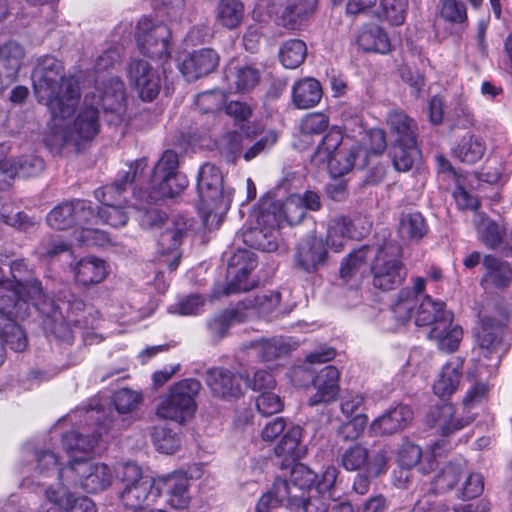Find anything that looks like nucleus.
<instances>
[{
	"mask_svg": "<svg viewBox=\"0 0 512 512\" xmlns=\"http://www.w3.org/2000/svg\"><path fill=\"white\" fill-rule=\"evenodd\" d=\"M307 56V46L300 39L285 41L279 49V59L282 65L288 69L298 68Z\"/></svg>",
	"mask_w": 512,
	"mask_h": 512,
	"instance_id": "obj_51",
	"label": "nucleus"
},
{
	"mask_svg": "<svg viewBox=\"0 0 512 512\" xmlns=\"http://www.w3.org/2000/svg\"><path fill=\"white\" fill-rule=\"evenodd\" d=\"M411 512H457L450 509L444 503L435 500L432 493H426L414 503Z\"/></svg>",
	"mask_w": 512,
	"mask_h": 512,
	"instance_id": "obj_64",
	"label": "nucleus"
},
{
	"mask_svg": "<svg viewBox=\"0 0 512 512\" xmlns=\"http://www.w3.org/2000/svg\"><path fill=\"white\" fill-rule=\"evenodd\" d=\"M371 263L373 286L381 290H392L399 286L406 276V268L402 262V249L392 241L384 242L374 249Z\"/></svg>",
	"mask_w": 512,
	"mask_h": 512,
	"instance_id": "obj_11",
	"label": "nucleus"
},
{
	"mask_svg": "<svg viewBox=\"0 0 512 512\" xmlns=\"http://www.w3.org/2000/svg\"><path fill=\"white\" fill-rule=\"evenodd\" d=\"M465 469L463 460L451 461L446 463L435 475L431 481L429 493H445L456 487Z\"/></svg>",
	"mask_w": 512,
	"mask_h": 512,
	"instance_id": "obj_37",
	"label": "nucleus"
},
{
	"mask_svg": "<svg viewBox=\"0 0 512 512\" xmlns=\"http://www.w3.org/2000/svg\"><path fill=\"white\" fill-rule=\"evenodd\" d=\"M255 314V308L245 307V311L242 312L241 307L231 311H225L221 315L213 318L208 323L210 332L216 337H223L228 331L229 327L234 323H242L247 321L248 318H252Z\"/></svg>",
	"mask_w": 512,
	"mask_h": 512,
	"instance_id": "obj_45",
	"label": "nucleus"
},
{
	"mask_svg": "<svg viewBox=\"0 0 512 512\" xmlns=\"http://www.w3.org/2000/svg\"><path fill=\"white\" fill-rule=\"evenodd\" d=\"M12 279L15 285L28 289V298L35 301L44 299L43 288L35 278L22 279L23 273L27 272V265L24 260L13 261L10 266Z\"/></svg>",
	"mask_w": 512,
	"mask_h": 512,
	"instance_id": "obj_52",
	"label": "nucleus"
},
{
	"mask_svg": "<svg viewBox=\"0 0 512 512\" xmlns=\"http://www.w3.org/2000/svg\"><path fill=\"white\" fill-rule=\"evenodd\" d=\"M147 168L146 159L136 160L127 171L119 172L116 181L95 190V198L101 203L98 212H95L97 222L99 220L112 227L126 225L129 219L130 206L126 205L124 193L127 185L139 182Z\"/></svg>",
	"mask_w": 512,
	"mask_h": 512,
	"instance_id": "obj_5",
	"label": "nucleus"
},
{
	"mask_svg": "<svg viewBox=\"0 0 512 512\" xmlns=\"http://www.w3.org/2000/svg\"><path fill=\"white\" fill-rule=\"evenodd\" d=\"M85 95H95L94 106L104 112L115 114L120 118L126 99L124 83L118 77H111L97 85L94 91Z\"/></svg>",
	"mask_w": 512,
	"mask_h": 512,
	"instance_id": "obj_20",
	"label": "nucleus"
},
{
	"mask_svg": "<svg viewBox=\"0 0 512 512\" xmlns=\"http://www.w3.org/2000/svg\"><path fill=\"white\" fill-rule=\"evenodd\" d=\"M49 227L55 230L74 229L78 234L83 225L97 224V217L92 203L87 200L75 199L55 206L46 216Z\"/></svg>",
	"mask_w": 512,
	"mask_h": 512,
	"instance_id": "obj_13",
	"label": "nucleus"
},
{
	"mask_svg": "<svg viewBox=\"0 0 512 512\" xmlns=\"http://www.w3.org/2000/svg\"><path fill=\"white\" fill-rule=\"evenodd\" d=\"M419 304L416 305L414 313L417 326H437L447 315H453L445 309L442 301H434L429 295H420Z\"/></svg>",
	"mask_w": 512,
	"mask_h": 512,
	"instance_id": "obj_36",
	"label": "nucleus"
},
{
	"mask_svg": "<svg viewBox=\"0 0 512 512\" xmlns=\"http://www.w3.org/2000/svg\"><path fill=\"white\" fill-rule=\"evenodd\" d=\"M305 215L301 195L292 194L284 202L273 200L270 196L263 197L258 202V226L263 224L265 228L260 231L263 240L258 236V250L268 253L276 251L278 228L284 222L297 225Z\"/></svg>",
	"mask_w": 512,
	"mask_h": 512,
	"instance_id": "obj_4",
	"label": "nucleus"
},
{
	"mask_svg": "<svg viewBox=\"0 0 512 512\" xmlns=\"http://www.w3.org/2000/svg\"><path fill=\"white\" fill-rule=\"evenodd\" d=\"M122 487L119 491L120 503L134 511H143L145 505H151L158 498L156 479L144 474L134 463H125L117 471Z\"/></svg>",
	"mask_w": 512,
	"mask_h": 512,
	"instance_id": "obj_10",
	"label": "nucleus"
},
{
	"mask_svg": "<svg viewBox=\"0 0 512 512\" xmlns=\"http://www.w3.org/2000/svg\"><path fill=\"white\" fill-rule=\"evenodd\" d=\"M327 243L336 252L342 250L345 244L352 238V222L345 216H338L331 219L327 227Z\"/></svg>",
	"mask_w": 512,
	"mask_h": 512,
	"instance_id": "obj_46",
	"label": "nucleus"
},
{
	"mask_svg": "<svg viewBox=\"0 0 512 512\" xmlns=\"http://www.w3.org/2000/svg\"><path fill=\"white\" fill-rule=\"evenodd\" d=\"M75 279L84 286L100 283L107 275L105 262L96 257L81 259L74 268Z\"/></svg>",
	"mask_w": 512,
	"mask_h": 512,
	"instance_id": "obj_42",
	"label": "nucleus"
},
{
	"mask_svg": "<svg viewBox=\"0 0 512 512\" xmlns=\"http://www.w3.org/2000/svg\"><path fill=\"white\" fill-rule=\"evenodd\" d=\"M128 78L142 100L152 101L159 94V73L147 61L133 60L128 67Z\"/></svg>",
	"mask_w": 512,
	"mask_h": 512,
	"instance_id": "obj_19",
	"label": "nucleus"
},
{
	"mask_svg": "<svg viewBox=\"0 0 512 512\" xmlns=\"http://www.w3.org/2000/svg\"><path fill=\"white\" fill-rule=\"evenodd\" d=\"M472 420V417L458 415L454 405L451 403H443L432 407L427 416L428 424L438 429L443 436H448L463 429Z\"/></svg>",
	"mask_w": 512,
	"mask_h": 512,
	"instance_id": "obj_26",
	"label": "nucleus"
},
{
	"mask_svg": "<svg viewBox=\"0 0 512 512\" xmlns=\"http://www.w3.org/2000/svg\"><path fill=\"white\" fill-rule=\"evenodd\" d=\"M258 369V412L264 416L276 414L283 408L281 398L273 392L276 381L273 374L265 372L260 375Z\"/></svg>",
	"mask_w": 512,
	"mask_h": 512,
	"instance_id": "obj_33",
	"label": "nucleus"
},
{
	"mask_svg": "<svg viewBox=\"0 0 512 512\" xmlns=\"http://www.w3.org/2000/svg\"><path fill=\"white\" fill-rule=\"evenodd\" d=\"M201 389L196 379H184L174 384L157 408V416L163 419L185 422L196 410L195 397Z\"/></svg>",
	"mask_w": 512,
	"mask_h": 512,
	"instance_id": "obj_12",
	"label": "nucleus"
},
{
	"mask_svg": "<svg viewBox=\"0 0 512 512\" xmlns=\"http://www.w3.org/2000/svg\"><path fill=\"white\" fill-rule=\"evenodd\" d=\"M428 231L426 221L418 211H404L399 218L398 232L404 239L419 240Z\"/></svg>",
	"mask_w": 512,
	"mask_h": 512,
	"instance_id": "obj_48",
	"label": "nucleus"
},
{
	"mask_svg": "<svg viewBox=\"0 0 512 512\" xmlns=\"http://www.w3.org/2000/svg\"><path fill=\"white\" fill-rule=\"evenodd\" d=\"M197 191L203 225L209 230L218 228L232 200L231 190H223V175L219 168L209 163L201 166Z\"/></svg>",
	"mask_w": 512,
	"mask_h": 512,
	"instance_id": "obj_6",
	"label": "nucleus"
},
{
	"mask_svg": "<svg viewBox=\"0 0 512 512\" xmlns=\"http://www.w3.org/2000/svg\"><path fill=\"white\" fill-rule=\"evenodd\" d=\"M156 490L158 497L161 493H165L170 506L176 509L186 508L190 502L188 475L183 471L157 478Z\"/></svg>",
	"mask_w": 512,
	"mask_h": 512,
	"instance_id": "obj_24",
	"label": "nucleus"
},
{
	"mask_svg": "<svg viewBox=\"0 0 512 512\" xmlns=\"http://www.w3.org/2000/svg\"><path fill=\"white\" fill-rule=\"evenodd\" d=\"M219 62L212 49H201L191 53L181 64L180 70L187 81H194L213 72Z\"/></svg>",
	"mask_w": 512,
	"mask_h": 512,
	"instance_id": "obj_30",
	"label": "nucleus"
},
{
	"mask_svg": "<svg viewBox=\"0 0 512 512\" xmlns=\"http://www.w3.org/2000/svg\"><path fill=\"white\" fill-rule=\"evenodd\" d=\"M45 487L44 493L48 502L65 509L68 512H96L95 504L85 496L74 497L64 481H58L56 487L47 485L46 482H38Z\"/></svg>",
	"mask_w": 512,
	"mask_h": 512,
	"instance_id": "obj_23",
	"label": "nucleus"
},
{
	"mask_svg": "<svg viewBox=\"0 0 512 512\" xmlns=\"http://www.w3.org/2000/svg\"><path fill=\"white\" fill-rule=\"evenodd\" d=\"M289 347L284 343L282 338H272L267 340L258 341V353L261 354V361L264 364L263 368L260 369V375L265 372L271 373L279 366L276 363L283 355L287 354Z\"/></svg>",
	"mask_w": 512,
	"mask_h": 512,
	"instance_id": "obj_43",
	"label": "nucleus"
},
{
	"mask_svg": "<svg viewBox=\"0 0 512 512\" xmlns=\"http://www.w3.org/2000/svg\"><path fill=\"white\" fill-rule=\"evenodd\" d=\"M40 301L28 298L27 288L17 286L11 280H0V314L6 323L28 316L29 302L39 311L46 312L40 307Z\"/></svg>",
	"mask_w": 512,
	"mask_h": 512,
	"instance_id": "obj_18",
	"label": "nucleus"
},
{
	"mask_svg": "<svg viewBox=\"0 0 512 512\" xmlns=\"http://www.w3.org/2000/svg\"><path fill=\"white\" fill-rule=\"evenodd\" d=\"M413 419L409 405L399 404L376 418L371 424L375 435H390L403 430Z\"/></svg>",
	"mask_w": 512,
	"mask_h": 512,
	"instance_id": "obj_29",
	"label": "nucleus"
},
{
	"mask_svg": "<svg viewBox=\"0 0 512 512\" xmlns=\"http://www.w3.org/2000/svg\"><path fill=\"white\" fill-rule=\"evenodd\" d=\"M343 145V135L341 131L333 128L323 137L315 154L320 161H323L338 152Z\"/></svg>",
	"mask_w": 512,
	"mask_h": 512,
	"instance_id": "obj_61",
	"label": "nucleus"
},
{
	"mask_svg": "<svg viewBox=\"0 0 512 512\" xmlns=\"http://www.w3.org/2000/svg\"><path fill=\"white\" fill-rule=\"evenodd\" d=\"M426 279L417 277L414 280L413 288L402 289L398 294L397 301L393 304L391 313L399 324H405L412 315L414 316L419 297L425 289Z\"/></svg>",
	"mask_w": 512,
	"mask_h": 512,
	"instance_id": "obj_31",
	"label": "nucleus"
},
{
	"mask_svg": "<svg viewBox=\"0 0 512 512\" xmlns=\"http://www.w3.org/2000/svg\"><path fill=\"white\" fill-rule=\"evenodd\" d=\"M419 151L416 143H394L391 150L392 162L397 171H409L418 156Z\"/></svg>",
	"mask_w": 512,
	"mask_h": 512,
	"instance_id": "obj_57",
	"label": "nucleus"
},
{
	"mask_svg": "<svg viewBox=\"0 0 512 512\" xmlns=\"http://www.w3.org/2000/svg\"><path fill=\"white\" fill-rule=\"evenodd\" d=\"M31 78L37 101L47 106L52 115L46 136V144L52 150L67 146L80 150L98 134L100 109L94 106L95 95H85L77 116L66 123L78 104L80 85L76 77L64 76L60 61L51 56L40 58Z\"/></svg>",
	"mask_w": 512,
	"mask_h": 512,
	"instance_id": "obj_1",
	"label": "nucleus"
},
{
	"mask_svg": "<svg viewBox=\"0 0 512 512\" xmlns=\"http://www.w3.org/2000/svg\"><path fill=\"white\" fill-rule=\"evenodd\" d=\"M507 321L508 315L502 310L479 314L475 336L482 358L468 372V376L475 379V383L463 398L465 409L480 403L489 391V386L485 381L496 373L502 353L505 352L502 347V337Z\"/></svg>",
	"mask_w": 512,
	"mask_h": 512,
	"instance_id": "obj_3",
	"label": "nucleus"
},
{
	"mask_svg": "<svg viewBox=\"0 0 512 512\" xmlns=\"http://www.w3.org/2000/svg\"><path fill=\"white\" fill-rule=\"evenodd\" d=\"M483 266L486 273L481 280V284L490 282L496 287L506 286L512 278L510 266L494 256L486 255L483 259Z\"/></svg>",
	"mask_w": 512,
	"mask_h": 512,
	"instance_id": "obj_47",
	"label": "nucleus"
},
{
	"mask_svg": "<svg viewBox=\"0 0 512 512\" xmlns=\"http://www.w3.org/2000/svg\"><path fill=\"white\" fill-rule=\"evenodd\" d=\"M480 240L490 249L501 248L504 256H512V229L501 228L495 221L483 214H476L474 220Z\"/></svg>",
	"mask_w": 512,
	"mask_h": 512,
	"instance_id": "obj_21",
	"label": "nucleus"
},
{
	"mask_svg": "<svg viewBox=\"0 0 512 512\" xmlns=\"http://www.w3.org/2000/svg\"><path fill=\"white\" fill-rule=\"evenodd\" d=\"M156 449L165 454L174 453L180 446L178 436L166 426H155L151 433Z\"/></svg>",
	"mask_w": 512,
	"mask_h": 512,
	"instance_id": "obj_59",
	"label": "nucleus"
},
{
	"mask_svg": "<svg viewBox=\"0 0 512 512\" xmlns=\"http://www.w3.org/2000/svg\"><path fill=\"white\" fill-rule=\"evenodd\" d=\"M301 437L302 429L299 426L291 427L274 447L275 454L279 457L300 458L302 456L299 448Z\"/></svg>",
	"mask_w": 512,
	"mask_h": 512,
	"instance_id": "obj_55",
	"label": "nucleus"
},
{
	"mask_svg": "<svg viewBox=\"0 0 512 512\" xmlns=\"http://www.w3.org/2000/svg\"><path fill=\"white\" fill-rule=\"evenodd\" d=\"M357 44L365 52L386 54L391 50L386 32L378 25L362 27L357 37Z\"/></svg>",
	"mask_w": 512,
	"mask_h": 512,
	"instance_id": "obj_40",
	"label": "nucleus"
},
{
	"mask_svg": "<svg viewBox=\"0 0 512 512\" xmlns=\"http://www.w3.org/2000/svg\"><path fill=\"white\" fill-rule=\"evenodd\" d=\"M462 336V328L453 324V315H447L437 326H433L427 334L428 339L435 341L438 348L447 353L458 349Z\"/></svg>",
	"mask_w": 512,
	"mask_h": 512,
	"instance_id": "obj_32",
	"label": "nucleus"
},
{
	"mask_svg": "<svg viewBox=\"0 0 512 512\" xmlns=\"http://www.w3.org/2000/svg\"><path fill=\"white\" fill-rule=\"evenodd\" d=\"M409 0H380V17L392 26L405 22Z\"/></svg>",
	"mask_w": 512,
	"mask_h": 512,
	"instance_id": "obj_56",
	"label": "nucleus"
},
{
	"mask_svg": "<svg viewBox=\"0 0 512 512\" xmlns=\"http://www.w3.org/2000/svg\"><path fill=\"white\" fill-rule=\"evenodd\" d=\"M317 2L318 0H288L287 6L279 13L281 0H258V10L265 11L277 25L296 30L314 13Z\"/></svg>",
	"mask_w": 512,
	"mask_h": 512,
	"instance_id": "obj_16",
	"label": "nucleus"
},
{
	"mask_svg": "<svg viewBox=\"0 0 512 512\" xmlns=\"http://www.w3.org/2000/svg\"><path fill=\"white\" fill-rule=\"evenodd\" d=\"M140 225L145 229L164 227L158 239L159 263L167 265L170 271L176 270L180 263L179 247L188 230V221L182 216L167 218L158 209H146L140 216Z\"/></svg>",
	"mask_w": 512,
	"mask_h": 512,
	"instance_id": "obj_7",
	"label": "nucleus"
},
{
	"mask_svg": "<svg viewBox=\"0 0 512 512\" xmlns=\"http://www.w3.org/2000/svg\"><path fill=\"white\" fill-rule=\"evenodd\" d=\"M373 247L363 245L353 250L341 263L340 276L346 283H357L365 272V262Z\"/></svg>",
	"mask_w": 512,
	"mask_h": 512,
	"instance_id": "obj_38",
	"label": "nucleus"
},
{
	"mask_svg": "<svg viewBox=\"0 0 512 512\" xmlns=\"http://www.w3.org/2000/svg\"><path fill=\"white\" fill-rule=\"evenodd\" d=\"M437 15L452 25L468 22L467 7L462 0H438Z\"/></svg>",
	"mask_w": 512,
	"mask_h": 512,
	"instance_id": "obj_54",
	"label": "nucleus"
},
{
	"mask_svg": "<svg viewBox=\"0 0 512 512\" xmlns=\"http://www.w3.org/2000/svg\"><path fill=\"white\" fill-rule=\"evenodd\" d=\"M339 370L333 365H327L319 370L312 381L315 393L308 399V405L329 404L336 400L339 391Z\"/></svg>",
	"mask_w": 512,
	"mask_h": 512,
	"instance_id": "obj_22",
	"label": "nucleus"
},
{
	"mask_svg": "<svg viewBox=\"0 0 512 512\" xmlns=\"http://www.w3.org/2000/svg\"><path fill=\"white\" fill-rule=\"evenodd\" d=\"M463 359L451 358L443 367L434 382L433 391L439 397L451 396L457 389L462 378Z\"/></svg>",
	"mask_w": 512,
	"mask_h": 512,
	"instance_id": "obj_35",
	"label": "nucleus"
},
{
	"mask_svg": "<svg viewBox=\"0 0 512 512\" xmlns=\"http://www.w3.org/2000/svg\"><path fill=\"white\" fill-rule=\"evenodd\" d=\"M484 489L483 477L479 473H470L460 487L456 489V496L463 500L479 496Z\"/></svg>",
	"mask_w": 512,
	"mask_h": 512,
	"instance_id": "obj_63",
	"label": "nucleus"
},
{
	"mask_svg": "<svg viewBox=\"0 0 512 512\" xmlns=\"http://www.w3.org/2000/svg\"><path fill=\"white\" fill-rule=\"evenodd\" d=\"M244 16V6L239 0H220L216 7V22L227 29L238 27Z\"/></svg>",
	"mask_w": 512,
	"mask_h": 512,
	"instance_id": "obj_50",
	"label": "nucleus"
},
{
	"mask_svg": "<svg viewBox=\"0 0 512 512\" xmlns=\"http://www.w3.org/2000/svg\"><path fill=\"white\" fill-rule=\"evenodd\" d=\"M135 37L142 54L157 59L169 54L171 31L164 23L143 17L138 21Z\"/></svg>",
	"mask_w": 512,
	"mask_h": 512,
	"instance_id": "obj_15",
	"label": "nucleus"
},
{
	"mask_svg": "<svg viewBox=\"0 0 512 512\" xmlns=\"http://www.w3.org/2000/svg\"><path fill=\"white\" fill-rule=\"evenodd\" d=\"M6 12L0 11V21ZM24 57L23 48L16 42H8L0 47V94L7 89L17 77Z\"/></svg>",
	"mask_w": 512,
	"mask_h": 512,
	"instance_id": "obj_25",
	"label": "nucleus"
},
{
	"mask_svg": "<svg viewBox=\"0 0 512 512\" xmlns=\"http://www.w3.org/2000/svg\"><path fill=\"white\" fill-rule=\"evenodd\" d=\"M325 498L318 494L308 497L292 494L288 481L277 477L272 487L258 501V512H327Z\"/></svg>",
	"mask_w": 512,
	"mask_h": 512,
	"instance_id": "obj_9",
	"label": "nucleus"
},
{
	"mask_svg": "<svg viewBox=\"0 0 512 512\" xmlns=\"http://www.w3.org/2000/svg\"><path fill=\"white\" fill-rule=\"evenodd\" d=\"M0 336L3 339V345L8 346L15 352H22L27 347L26 335L15 322L5 323Z\"/></svg>",
	"mask_w": 512,
	"mask_h": 512,
	"instance_id": "obj_60",
	"label": "nucleus"
},
{
	"mask_svg": "<svg viewBox=\"0 0 512 512\" xmlns=\"http://www.w3.org/2000/svg\"><path fill=\"white\" fill-rule=\"evenodd\" d=\"M317 480V474L308 466L302 463H294L290 469V482L289 486L292 494L305 496L306 490L309 494H313L314 485ZM288 485H290L288 483Z\"/></svg>",
	"mask_w": 512,
	"mask_h": 512,
	"instance_id": "obj_49",
	"label": "nucleus"
},
{
	"mask_svg": "<svg viewBox=\"0 0 512 512\" xmlns=\"http://www.w3.org/2000/svg\"><path fill=\"white\" fill-rule=\"evenodd\" d=\"M327 248L322 238L307 237L299 243L295 253L297 267L305 272H315L324 264Z\"/></svg>",
	"mask_w": 512,
	"mask_h": 512,
	"instance_id": "obj_28",
	"label": "nucleus"
},
{
	"mask_svg": "<svg viewBox=\"0 0 512 512\" xmlns=\"http://www.w3.org/2000/svg\"><path fill=\"white\" fill-rule=\"evenodd\" d=\"M254 256V252L248 249H238V251L232 255L227 267V283L222 290L218 287L214 290V298L228 296L238 292H246L255 287L256 280L252 275L256 267Z\"/></svg>",
	"mask_w": 512,
	"mask_h": 512,
	"instance_id": "obj_14",
	"label": "nucleus"
},
{
	"mask_svg": "<svg viewBox=\"0 0 512 512\" xmlns=\"http://www.w3.org/2000/svg\"><path fill=\"white\" fill-rule=\"evenodd\" d=\"M362 153L363 149L358 144H352L349 147H347V144H344L338 152L332 154L323 162H327L330 173L334 177H341L353 169L357 157Z\"/></svg>",
	"mask_w": 512,
	"mask_h": 512,
	"instance_id": "obj_41",
	"label": "nucleus"
},
{
	"mask_svg": "<svg viewBox=\"0 0 512 512\" xmlns=\"http://www.w3.org/2000/svg\"><path fill=\"white\" fill-rule=\"evenodd\" d=\"M387 125L394 138V143H416L418 124L401 110H392L387 114Z\"/></svg>",
	"mask_w": 512,
	"mask_h": 512,
	"instance_id": "obj_34",
	"label": "nucleus"
},
{
	"mask_svg": "<svg viewBox=\"0 0 512 512\" xmlns=\"http://www.w3.org/2000/svg\"><path fill=\"white\" fill-rule=\"evenodd\" d=\"M17 167V176L33 177L39 175L44 170V161L40 157L30 155L22 156L18 159H11Z\"/></svg>",
	"mask_w": 512,
	"mask_h": 512,
	"instance_id": "obj_62",
	"label": "nucleus"
},
{
	"mask_svg": "<svg viewBox=\"0 0 512 512\" xmlns=\"http://www.w3.org/2000/svg\"><path fill=\"white\" fill-rule=\"evenodd\" d=\"M178 167V154L172 150L164 151L152 170L146 191L140 188L134 191V197L152 203L178 195L188 185L186 176L178 171Z\"/></svg>",
	"mask_w": 512,
	"mask_h": 512,
	"instance_id": "obj_8",
	"label": "nucleus"
},
{
	"mask_svg": "<svg viewBox=\"0 0 512 512\" xmlns=\"http://www.w3.org/2000/svg\"><path fill=\"white\" fill-rule=\"evenodd\" d=\"M205 380L213 395L219 398H236L242 394L241 376L228 369L221 367L209 369Z\"/></svg>",
	"mask_w": 512,
	"mask_h": 512,
	"instance_id": "obj_27",
	"label": "nucleus"
},
{
	"mask_svg": "<svg viewBox=\"0 0 512 512\" xmlns=\"http://www.w3.org/2000/svg\"><path fill=\"white\" fill-rule=\"evenodd\" d=\"M339 470L334 465H328L322 471L319 480H316L314 494L322 496V498L330 499L336 502L340 498V490L338 489L337 479Z\"/></svg>",
	"mask_w": 512,
	"mask_h": 512,
	"instance_id": "obj_53",
	"label": "nucleus"
},
{
	"mask_svg": "<svg viewBox=\"0 0 512 512\" xmlns=\"http://www.w3.org/2000/svg\"><path fill=\"white\" fill-rule=\"evenodd\" d=\"M108 429L106 423H100L96 435L91 437L77 432L65 434L62 444L70 457L69 465L59 467L58 458L53 452L42 451L37 454V473L44 478L56 474L58 481L72 487L79 486L88 493L107 489L113 480L111 468L104 463L89 461L86 456L94 452L99 439Z\"/></svg>",
	"mask_w": 512,
	"mask_h": 512,
	"instance_id": "obj_2",
	"label": "nucleus"
},
{
	"mask_svg": "<svg viewBox=\"0 0 512 512\" xmlns=\"http://www.w3.org/2000/svg\"><path fill=\"white\" fill-rule=\"evenodd\" d=\"M338 462L346 471H362L370 476H379L388 469V458L385 450L370 454L369 449L355 443L344 449L338 456Z\"/></svg>",
	"mask_w": 512,
	"mask_h": 512,
	"instance_id": "obj_17",
	"label": "nucleus"
},
{
	"mask_svg": "<svg viewBox=\"0 0 512 512\" xmlns=\"http://www.w3.org/2000/svg\"><path fill=\"white\" fill-rule=\"evenodd\" d=\"M322 97L320 83L314 78L296 82L292 88V100L299 109H309L317 105Z\"/></svg>",
	"mask_w": 512,
	"mask_h": 512,
	"instance_id": "obj_39",
	"label": "nucleus"
},
{
	"mask_svg": "<svg viewBox=\"0 0 512 512\" xmlns=\"http://www.w3.org/2000/svg\"><path fill=\"white\" fill-rule=\"evenodd\" d=\"M281 294L278 291H265L258 295V319L271 321L284 313L280 305Z\"/></svg>",
	"mask_w": 512,
	"mask_h": 512,
	"instance_id": "obj_58",
	"label": "nucleus"
},
{
	"mask_svg": "<svg viewBox=\"0 0 512 512\" xmlns=\"http://www.w3.org/2000/svg\"><path fill=\"white\" fill-rule=\"evenodd\" d=\"M485 151L486 145L480 136L465 135L452 149V154L463 163L474 164L483 157Z\"/></svg>",
	"mask_w": 512,
	"mask_h": 512,
	"instance_id": "obj_44",
	"label": "nucleus"
}]
</instances>
